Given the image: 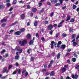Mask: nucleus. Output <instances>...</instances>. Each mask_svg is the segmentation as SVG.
<instances>
[{"label":"nucleus","mask_w":79,"mask_h":79,"mask_svg":"<svg viewBox=\"0 0 79 79\" xmlns=\"http://www.w3.org/2000/svg\"><path fill=\"white\" fill-rule=\"evenodd\" d=\"M54 62V61H53V60H52L50 61V63L52 64H53V63Z\"/></svg>","instance_id":"bf43d9fd"},{"label":"nucleus","mask_w":79,"mask_h":79,"mask_svg":"<svg viewBox=\"0 0 79 79\" xmlns=\"http://www.w3.org/2000/svg\"><path fill=\"white\" fill-rule=\"evenodd\" d=\"M20 48H21L19 46H16L15 48V50L17 51H19V50H20Z\"/></svg>","instance_id":"dca6fc26"},{"label":"nucleus","mask_w":79,"mask_h":79,"mask_svg":"<svg viewBox=\"0 0 79 79\" xmlns=\"http://www.w3.org/2000/svg\"><path fill=\"white\" fill-rule=\"evenodd\" d=\"M17 3V0H15L14 1H13L12 4H14V5H16Z\"/></svg>","instance_id":"cd10ccee"},{"label":"nucleus","mask_w":79,"mask_h":79,"mask_svg":"<svg viewBox=\"0 0 79 79\" xmlns=\"http://www.w3.org/2000/svg\"><path fill=\"white\" fill-rule=\"evenodd\" d=\"M35 58L34 57H33L32 56L31 57L30 61H33L34 60Z\"/></svg>","instance_id":"6ab92c4d"},{"label":"nucleus","mask_w":79,"mask_h":79,"mask_svg":"<svg viewBox=\"0 0 79 79\" xmlns=\"http://www.w3.org/2000/svg\"><path fill=\"white\" fill-rule=\"evenodd\" d=\"M19 44H20V46H24L27 44V41L26 40H23L22 41L20 40L19 41Z\"/></svg>","instance_id":"f03ea898"},{"label":"nucleus","mask_w":79,"mask_h":79,"mask_svg":"<svg viewBox=\"0 0 79 79\" xmlns=\"http://www.w3.org/2000/svg\"><path fill=\"white\" fill-rule=\"evenodd\" d=\"M75 21V20L74 18H72L70 21V23H74Z\"/></svg>","instance_id":"f3484780"},{"label":"nucleus","mask_w":79,"mask_h":79,"mask_svg":"<svg viewBox=\"0 0 79 79\" xmlns=\"http://www.w3.org/2000/svg\"><path fill=\"white\" fill-rule=\"evenodd\" d=\"M78 77H79V76H78V75H77V74H76L74 75V79H77Z\"/></svg>","instance_id":"bb28decb"},{"label":"nucleus","mask_w":79,"mask_h":79,"mask_svg":"<svg viewBox=\"0 0 79 79\" xmlns=\"http://www.w3.org/2000/svg\"><path fill=\"white\" fill-rule=\"evenodd\" d=\"M42 3L41 2H40L39 3V7H40V6H42Z\"/></svg>","instance_id":"5fc2aeb1"},{"label":"nucleus","mask_w":79,"mask_h":79,"mask_svg":"<svg viewBox=\"0 0 79 79\" xmlns=\"http://www.w3.org/2000/svg\"><path fill=\"white\" fill-rule=\"evenodd\" d=\"M5 8V6L2 5H0V12H1L0 10H3Z\"/></svg>","instance_id":"f8f14e48"},{"label":"nucleus","mask_w":79,"mask_h":79,"mask_svg":"<svg viewBox=\"0 0 79 79\" xmlns=\"http://www.w3.org/2000/svg\"><path fill=\"white\" fill-rule=\"evenodd\" d=\"M59 1L60 2V3H59L60 5L61 4H62V3H63V0H60Z\"/></svg>","instance_id":"6e6d98bb"},{"label":"nucleus","mask_w":79,"mask_h":79,"mask_svg":"<svg viewBox=\"0 0 79 79\" xmlns=\"http://www.w3.org/2000/svg\"><path fill=\"white\" fill-rule=\"evenodd\" d=\"M26 37H27V38L28 39H31V34H28L27 35Z\"/></svg>","instance_id":"9d476101"},{"label":"nucleus","mask_w":79,"mask_h":79,"mask_svg":"<svg viewBox=\"0 0 79 79\" xmlns=\"http://www.w3.org/2000/svg\"><path fill=\"white\" fill-rule=\"evenodd\" d=\"M34 44V41L31 40L29 42V45H33Z\"/></svg>","instance_id":"4468645a"},{"label":"nucleus","mask_w":79,"mask_h":79,"mask_svg":"<svg viewBox=\"0 0 79 79\" xmlns=\"http://www.w3.org/2000/svg\"><path fill=\"white\" fill-rule=\"evenodd\" d=\"M62 44V42L61 41H59L58 42V43L57 44V48H60V45Z\"/></svg>","instance_id":"423d86ee"},{"label":"nucleus","mask_w":79,"mask_h":79,"mask_svg":"<svg viewBox=\"0 0 79 79\" xmlns=\"http://www.w3.org/2000/svg\"><path fill=\"white\" fill-rule=\"evenodd\" d=\"M48 24V21H44V24Z\"/></svg>","instance_id":"603ef678"},{"label":"nucleus","mask_w":79,"mask_h":79,"mask_svg":"<svg viewBox=\"0 0 79 79\" xmlns=\"http://www.w3.org/2000/svg\"><path fill=\"white\" fill-rule=\"evenodd\" d=\"M20 17L21 18V19H22V20H23V19H24V18H25V15L22 14L20 15Z\"/></svg>","instance_id":"0eeeda50"},{"label":"nucleus","mask_w":79,"mask_h":79,"mask_svg":"<svg viewBox=\"0 0 79 79\" xmlns=\"http://www.w3.org/2000/svg\"><path fill=\"white\" fill-rule=\"evenodd\" d=\"M6 26V23H2L1 25V27H4Z\"/></svg>","instance_id":"a18cd8bd"},{"label":"nucleus","mask_w":79,"mask_h":79,"mask_svg":"<svg viewBox=\"0 0 79 79\" xmlns=\"http://www.w3.org/2000/svg\"><path fill=\"white\" fill-rule=\"evenodd\" d=\"M31 11L34 13H35L37 11V9L36 8H33L31 9Z\"/></svg>","instance_id":"6e6552de"},{"label":"nucleus","mask_w":79,"mask_h":79,"mask_svg":"<svg viewBox=\"0 0 79 79\" xmlns=\"http://www.w3.org/2000/svg\"><path fill=\"white\" fill-rule=\"evenodd\" d=\"M16 73H17V71H15L12 73V74L14 75L15 74H16Z\"/></svg>","instance_id":"c03bdc74"},{"label":"nucleus","mask_w":79,"mask_h":79,"mask_svg":"<svg viewBox=\"0 0 79 79\" xmlns=\"http://www.w3.org/2000/svg\"><path fill=\"white\" fill-rule=\"evenodd\" d=\"M34 26H35V27H36V26H37V22L36 21H35L34 23Z\"/></svg>","instance_id":"4be33fe9"},{"label":"nucleus","mask_w":79,"mask_h":79,"mask_svg":"<svg viewBox=\"0 0 79 79\" xmlns=\"http://www.w3.org/2000/svg\"><path fill=\"white\" fill-rule=\"evenodd\" d=\"M59 35H60V33H57L56 34V38H57L58 37V36Z\"/></svg>","instance_id":"13d9d810"},{"label":"nucleus","mask_w":79,"mask_h":79,"mask_svg":"<svg viewBox=\"0 0 79 79\" xmlns=\"http://www.w3.org/2000/svg\"><path fill=\"white\" fill-rule=\"evenodd\" d=\"M28 75H29V73H28V72H26L25 73V77H27V76Z\"/></svg>","instance_id":"37998d69"},{"label":"nucleus","mask_w":79,"mask_h":79,"mask_svg":"<svg viewBox=\"0 0 79 79\" xmlns=\"http://www.w3.org/2000/svg\"><path fill=\"white\" fill-rule=\"evenodd\" d=\"M69 32L71 33L73 32V29L72 28H70L69 30Z\"/></svg>","instance_id":"4c0bfd02"},{"label":"nucleus","mask_w":79,"mask_h":79,"mask_svg":"<svg viewBox=\"0 0 79 79\" xmlns=\"http://www.w3.org/2000/svg\"><path fill=\"white\" fill-rule=\"evenodd\" d=\"M66 48V45L65 44H62V45L60 47V49H63V50H64Z\"/></svg>","instance_id":"39448f33"},{"label":"nucleus","mask_w":79,"mask_h":79,"mask_svg":"<svg viewBox=\"0 0 79 79\" xmlns=\"http://www.w3.org/2000/svg\"><path fill=\"white\" fill-rule=\"evenodd\" d=\"M53 25L51 24H49L48 26V29L49 31H51L52 29H53Z\"/></svg>","instance_id":"20e7f679"},{"label":"nucleus","mask_w":79,"mask_h":79,"mask_svg":"<svg viewBox=\"0 0 79 79\" xmlns=\"http://www.w3.org/2000/svg\"><path fill=\"white\" fill-rule=\"evenodd\" d=\"M36 36L37 38L39 37V34H38V33H37L36 34Z\"/></svg>","instance_id":"e2e57ef3"},{"label":"nucleus","mask_w":79,"mask_h":79,"mask_svg":"<svg viewBox=\"0 0 79 79\" xmlns=\"http://www.w3.org/2000/svg\"><path fill=\"white\" fill-rule=\"evenodd\" d=\"M76 53H77V52H75L73 54V56L74 57L77 58H78V57H77L78 55L76 54Z\"/></svg>","instance_id":"5701e85b"},{"label":"nucleus","mask_w":79,"mask_h":79,"mask_svg":"<svg viewBox=\"0 0 79 79\" xmlns=\"http://www.w3.org/2000/svg\"><path fill=\"white\" fill-rule=\"evenodd\" d=\"M64 22V20H62L61 21L60 23H59V24L57 25L58 27L59 28L63 26V24Z\"/></svg>","instance_id":"7ed1b4c3"},{"label":"nucleus","mask_w":79,"mask_h":79,"mask_svg":"<svg viewBox=\"0 0 79 79\" xmlns=\"http://www.w3.org/2000/svg\"><path fill=\"white\" fill-rule=\"evenodd\" d=\"M54 74H55V72H54V71H52L50 73V76H53V75H54Z\"/></svg>","instance_id":"2eb2a0df"},{"label":"nucleus","mask_w":79,"mask_h":79,"mask_svg":"<svg viewBox=\"0 0 79 79\" xmlns=\"http://www.w3.org/2000/svg\"><path fill=\"white\" fill-rule=\"evenodd\" d=\"M53 14H54V12H52L51 13V14L50 15V16L51 17H53Z\"/></svg>","instance_id":"7c9ffc66"},{"label":"nucleus","mask_w":79,"mask_h":79,"mask_svg":"<svg viewBox=\"0 0 79 79\" xmlns=\"http://www.w3.org/2000/svg\"><path fill=\"white\" fill-rule=\"evenodd\" d=\"M19 56H16L15 57V60H19Z\"/></svg>","instance_id":"412c9836"},{"label":"nucleus","mask_w":79,"mask_h":79,"mask_svg":"<svg viewBox=\"0 0 79 79\" xmlns=\"http://www.w3.org/2000/svg\"><path fill=\"white\" fill-rule=\"evenodd\" d=\"M31 7L29 5H27V9H30Z\"/></svg>","instance_id":"ea45409f"},{"label":"nucleus","mask_w":79,"mask_h":79,"mask_svg":"<svg viewBox=\"0 0 79 79\" xmlns=\"http://www.w3.org/2000/svg\"><path fill=\"white\" fill-rule=\"evenodd\" d=\"M60 55H61V54L60 53H58L57 56V59L58 60L60 58Z\"/></svg>","instance_id":"c85d7f7f"},{"label":"nucleus","mask_w":79,"mask_h":79,"mask_svg":"<svg viewBox=\"0 0 79 79\" xmlns=\"http://www.w3.org/2000/svg\"><path fill=\"white\" fill-rule=\"evenodd\" d=\"M67 18L66 20V21H69V20H70V19H71V16H70V15H67Z\"/></svg>","instance_id":"1a4fd4ad"},{"label":"nucleus","mask_w":79,"mask_h":79,"mask_svg":"<svg viewBox=\"0 0 79 79\" xmlns=\"http://www.w3.org/2000/svg\"><path fill=\"white\" fill-rule=\"evenodd\" d=\"M12 53H13V54H15V50L12 49Z\"/></svg>","instance_id":"de8ad7c7"},{"label":"nucleus","mask_w":79,"mask_h":79,"mask_svg":"<svg viewBox=\"0 0 79 79\" xmlns=\"http://www.w3.org/2000/svg\"><path fill=\"white\" fill-rule=\"evenodd\" d=\"M76 58H72V61L73 62H76Z\"/></svg>","instance_id":"8fccbe9b"},{"label":"nucleus","mask_w":79,"mask_h":79,"mask_svg":"<svg viewBox=\"0 0 79 79\" xmlns=\"http://www.w3.org/2000/svg\"><path fill=\"white\" fill-rule=\"evenodd\" d=\"M66 79H71V78H70V77H69V76H67V77H66Z\"/></svg>","instance_id":"774afa93"},{"label":"nucleus","mask_w":79,"mask_h":79,"mask_svg":"<svg viewBox=\"0 0 79 79\" xmlns=\"http://www.w3.org/2000/svg\"><path fill=\"white\" fill-rule=\"evenodd\" d=\"M8 56V53H6L5 55V56H4V58H7Z\"/></svg>","instance_id":"864d4df0"},{"label":"nucleus","mask_w":79,"mask_h":79,"mask_svg":"<svg viewBox=\"0 0 79 79\" xmlns=\"http://www.w3.org/2000/svg\"><path fill=\"white\" fill-rule=\"evenodd\" d=\"M13 10V7H11L9 10V11H11Z\"/></svg>","instance_id":"79ce46f5"},{"label":"nucleus","mask_w":79,"mask_h":79,"mask_svg":"<svg viewBox=\"0 0 79 79\" xmlns=\"http://www.w3.org/2000/svg\"><path fill=\"white\" fill-rule=\"evenodd\" d=\"M76 8H77V6H76L75 5H73V9H76Z\"/></svg>","instance_id":"49530a36"},{"label":"nucleus","mask_w":79,"mask_h":79,"mask_svg":"<svg viewBox=\"0 0 79 79\" xmlns=\"http://www.w3.org/2000/svg\"><path fill=\"white\" fill-rule=\"evenodd\" d=\"M25 28H22L20 29V31H17L15 33L14 35H21V34L22 32H25Z\"/></svg>","instance_id":"f257e3e1"},{"label":"nucleus","mask_w":79,"mask_h":79,"mask_svg":"<svg viewBox=\"0 0 79 79\" xmlns=\"http://www.w3.org/2000/svg\"><path fill=\"white\" fill-rule=\"evenodd\" d=\"M18 73L19 74H21V70L20 69H19L18 70Z\"/></svg>","instance_id":"3c124183"},{"label":"nucleus","mask_w":79,"mask_h":79,"mask_svg":"<svg viewBox=\"0 0 79 79\" xmlns=\"http://www.w3.org/2000/svg\"><path fill=\"white\" fill-rule=\"evenodd\" d=\"M53 34V31L52 30H51L50 31V34L51 35H52Z\"/></svg>","instance_id":"69168bd1"},{"label":"nucleus","mask_w":79,"mask_h":79,"mask_svg":"<svg viewBox=\"0 0 79 79\" xmlns=\"http://www.w3.org/2000/svg\"><path fill=\"white\" fill-rule=\"evenodd\" d=\"M54 47H55V48H56V47H57V46H56L57 43H56V42H54Z\"/></svg>","instance_id":"f704fd0d"},{"label":"nucleus","mask_w":79,"mask_h":79,"mask_svg":"<svg viewBox=\"0 0 79 79\" xmlns=\"http://www.w3.org/2000/svg\"><path fill=\"white\" fill-rule=\"evenodd\" d=\"M6 70H7V69H5V68H4L3 69L2 73H6Z\"/></svg>","instance_id":"a211bd4d"},{"label":"nucleus","mask_w":79,"mask_h":79,"mask_svg":"<svg viewBox=\"0 0 79 79\" xmlns=\"http://www.w3.org/2000/svg\"><path fill=\"white\" fill-rule=\"evenodd\" d=\"M71 77L73 79H74V74H72Z\"/></svg>","instance_id":"338daca9"},{"label":"nucleus","mask_w":79,"mask_h":79,"mask_svg":"<svg viewBox=\"0 0 79 79\" xmlns=\"http://www.w3.org/2000/svg\"><path fill=\"white\" fill-rule=\"evenodd\" d=\"M41 40H42L43 42H44V41H45V38H44V37H43L41 38Z\"/></svg>","instance_id":"680f3d73"},{"label":"nucleus","mask_w":79,"mask_h":79,"mask_svg":"<svg viewBox=\"0 0 79 79\" xmlns=\"http://www.w3.org/2000/svg\"><path fill=\"white\" fill-rule=\"evenodd\" d=\"M62 73H64V72L66 71V68H63L62 69Z\"/></svg>","instance_id":"a19ab883"},{"label":"nucleus","mask_w":79,"mask_h":79,"mask_svg":"<svg viewBox=\"0 0 79 79\" xmlns=\"http://www.w3.org/2000/svg\"><path fill=\"white\" fill-rule=\"evenodd\" d=\"M54 41H52L51 42V48H53L54 44Z\"/></svg>","instance_id":"9b49d317"},{"label":"nucleus","mask_w":79,"mask_h":79,"mask_svg":"<svg viewBox=\"0 0 79 79\" xmlns=\"http://www.w3.org/2000/svg\"><path fill=\"white\" fill-rule=\"evenodd\" d=\"M70 55H71V54L69 53H66L65 55V56H70Z\"/></svg>","instance_id":"58836bf2"},{"label":"nucleus","mask_w":79,"mask_h":79,"mask_svg":"<svg viewBox=\"0 0 79 79\" xmlns=\"http://www.w3.org/2000/svg\"><path fill=\"white\" fill-rule=\"evenodd\" d=\"M73 46H76V45H77V43H76V42H73Z\"/></svg>","instance_id":"a878e982"},{"label":"nucleus","mask_w":79,"mask_h":79,"mask_svg":"<svg viewBox=\"0 0 79 79\" xmlns=\"http://www.w3.org/2000/svg\"><path fill=\"white\" fill-rule=\"evenodd\" d=\"M6 21V19H3L0 21V22L1 23H3V22L5 23Z\"/></svg>","instance_id":"ddd939ff"},{"label":"nucleus","mask_w":79,"mask_h":79,"mask_svg":"<svg viewBox=\"0 0 79 79\" xmlns=\"http://www.w3.org/2000/svg\"><path fill=\"white\" fill-rule=\"evenodd\" d=\"M12 68V65H10L8 67V69H10L11 68Z\"/></svg>","instance_id":"052dcab7"},{"label":"nucleus","mask_w":79,"mask_h":79,"mask_svg":"<svg viewBox=\"0 0 79 79\" xmlns=\"http://www.w3.org/2000/svg\"><path fill=\"white\" fill-rule=\"evenodd\" d=\"M62 36H63V37H66V36H67V35L66 34L64 33L63 34H62Z\"/></svg>","instance_id":"b1692460"},{"label":"nucleus","mask_w":79,"mask_h":79,"mask_svg":"<svg viewBox=\"0 0 79 79\" xmlns=\"http://www.w3.org/2000/svg\"><path fill=\"white\" fill-rule=\"evenodd\" d=\"M44 10H45V8H42L41 10L40 11L41 13H44Z\"/></svg>","instance_id":"473e14b6"},{"label":"nucleus","mask_w":79,"mask_h":79,"mask_svg":"<svg viewBox=\"0 0 79 79\" xmlns=\"http://www.w3.org/2000/svg\"><path fill=\"white\" fill-rule=\"evenodd\" d=\"M5 52H6V50H5V49H3L2 51L1 52V53H5Z\"/></svg>","instance_id":"09e8293b"},{"label":"nucleus","mask_w":79,"mask_h":79,"mask_svg":"<svg viewBox=\"0 0 79 79\" xmlns=\"http://www.w3.org/2000/svg\"><path fill=\"white\" fill-rule=\"evenodd\" d=\"M6 5L7 6V7L8 8V7H10V6H11V4H10L9 3H7L6 4Z\"/></svg>","instance_id":"aec40b11"},{"label":"nucleus","mask_w":79,"mask_h":79,"mask_svg":"<svg viewBox=\"0 0 79 79\" xmlns=\"http://www.w3.org/2000/svg\"><path fill=\"white\" fill-rule=\"evenodd\" d=\"M76 35H75V34H73L72 35V39H75V38H76Z\"/></svg>","instance_id":"393cba45"},{"label":"nucleus","mask_w":79,"mask_h":79,"mask_svg":"<svg viewBox=\"0 0 79 79\" xmlns=\"http://www.w3.org/2000/svg\"><path fill=\"white\" fill-rule=\"evenodd\" d=\"M60 3H57L55 4L56 6H60Z\"/></svg>","instance_id":"c9c22d12"},{"label":"nucleus","mask_w":79,"mask_h":79,"mask_svg":"<svg viewBox=\"0 0 79 79\" xmlns=\"http://www.w3.org/2000/svg\"><path fill=\"white\" fill-rule=\"evenodd\" d=\"M47 3L48 5H49V6H50V5H51V3L50 1H47Z\"/></svg>","instance_id":"c756f323"},{"label":"nucleus","mask_w":79,"mask_h":79,"mask_svg":"<svg viewBox=\"0 0 79 79\" xmlns=\"http://www.w3.org/2000/svg\"><path fill=\"white\" fill-rule=\"evenodd\" d=\"M79 67V65H76L75 66V68H76V69H78V68Z\"/></svg>","instance_id":"0e129e2a"},{"label":"nucleus","mask_w":79,"mask_h":79,"mask_svg":"<svg viewBox=\"0 0 79 79\" xmlns=\"http://www.w3.org/2000/svg\"><path fill=\"white\" fill-rule=\"evenodd\" d=\"M26 69L23 70L22 72V74L23 75H24V73H25V72H26Z\"/></svg>","instance_id":"2f4dec72"},{"label":"nucleus","mask_w":79,"mask_h":79,"mask_svg":"<svg viewBox=\"0 0 79 79\" xmlns=\"http://www.w3.org/2000/svg\"><path fill=\"white\" fill-rule=\"evenodd\" d=\"M67 63H68L69 64H71V61H70V60L69 59L67 61Z\"/></svg>","instance_id":"e433bc0d"},{"label":"nucleus","mask_w":79,"mask_h":79,"mask_svg":"<svg viewBox=\"0 0 79 79\" xmlns=\"http://www.w3.org/2000/svg\"><path fill=\"white\" fill-rule=\"evenodd\" d=\"M71 51V48H69L67 50V52H70Z\"/></svg>","instance_id":"4d7b16f0"},{"label":"nucleus","mask_w":79,"mask_h":79,"mask_svg":"<svg viewBox=\"0 0 79 79\" xmlns=\"http://www.w3.org/2000/svg\"><path fill=\"white\" fill-rule=\"evenodd\" d=\"M31 50V48H30L27 50V52H28V54H30L31 53V52H30Z\"/></svg>","instance_id":"72a5a7b5"}]
</instances>
